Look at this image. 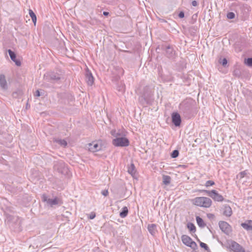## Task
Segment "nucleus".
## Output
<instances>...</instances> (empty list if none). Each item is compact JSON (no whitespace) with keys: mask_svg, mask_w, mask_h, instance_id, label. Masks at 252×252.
I'll return each instance as SVG.
<instances>
[{"mask_svg":"<svg viewBox=\"0 0 252 252\" xmlns=\"http://www.w3.org/2000/svg\"><path fill=\"white\" fill-rule=\"evenodd\" d=\"M87 148L89 151L94 153L101 150L102 145L99 142L94 141L89 143L88 145Z\"/></svg>","mask_w":252,"mask_h":252,"instance_id":"9","label":"nucleus"},{"mask_svg":"<svg viewBox=\"0 0 252 252\" xmlns=\"http://www.w3.org/2000/svg\"><path fill=\"white\" fill-rule=\"evenodd\" d=\"M181 239L183 243L187 246H188L192 241L191 238L186 235H183L182 236Z\"/></svg>","mask_w":252,"mask_h":252,"instance_id":"21","label":"nucleus"},{"mask_svg":"<svg viewBox=\"0 0 252 252\" xmlns=\"http://www.w3.org/2000/svg\"><path fill=\"white\" fill-rule=\"evenodd\" d=\"M200 246L201 248H204L206 250H208L209 249L208 246L205 243L202 242H200Z\"/></svg>","mask_w":252,"mask_h":252,"instance_id":"37","label":"nucleus"},{"mask_svg":"<svg viewBox=\"0 0 252 252\" xmlns=\"http://www.w3.org/2000/svg\"><path fill=\"white\" fill-rule=\"evenodd\" d=\"M53 141L63 147H65L67 144V142L64 139L54 138Z\"/></svg>","mask_w":252,"mask_h":252,"instance_id":"22","label":"nucleus"},{"mask_svg":"<svg viewBox=\"0 0 252 252\" xmlns=\"http://www.w3.org/2000/svg\"><path fill=\"white\" fill-rule=\"evenodd\" d=\"M163 183L165 185H168L170 183L171 177L169 176L163 175Z\"/></svg>","mask_w":252,"mask_h":252,"instance_id":"26","label":"nucleus"},{"mask_svg":"<svg viewBox=\"0 0 252 252\" xmlns=\"http://www.w3.org/2000/svg\"><path fill=\"white\" fill-rule=\"evenodd\" d=\"M23 94V92L21 90H17L12 93V96L14 98H18Z\"/></svg>","mask_w":252,"mask_h":252,"instance_id":"28","label":"nucleus"},{"mask_svg":"<svg viewBox=\"0 0 252 252\" xmlns=\"http://www.w3.org/2000/svg\"><path fill=\"white\" fill-rule=\"evenodd\" d=\"M229 248L234 252H245L244 248L234 241H231Z\"/></svg>","mask_w":252,"mask_h":252,"instance_id":"11","label":"nucleus"},{"mask_svg":"<svg viewBox=\"0 0 252 252\" xmlns=\"http://www.w3.org/2000/svg\"><path fill=\"white\" fill-rule=\"evenodd\" d=\"M241 225L242 227L244 228L245 229L249 231V230H252V220H248L247 222H244L242 223Z\"/></svg>","mask_w":252,"mask_h":252,"instance_id":"18","label":"nucleus"},{"mask_svg":"<svg viewBox=\"0 0 252 252\" xmlns=\"http://www.w3.org/2000/svg\"><path fill=\"white\" fill-rule=\"evenodd\" d=\"M196 220L198 225L201 227H204L206 225L203 219L199 216L196 217Z\"/></svg>","mask_w":252,"mask_h":252,"instance_id":"23","label":"nucleus"},{"mask_svg":"<svg viewBox=\"0 0 252 252\" xmlns=\"http://www.w3.org/2000/svg\"><path fill=\"white\" fill-rule=\"evenodd\" d=\"M227 17L229 19H232L235 17V14L232 12H228L227 14Z\"/></svg>","mask_w":252,"mask_h":252,"instance_id":"35","label":"nucleus"},{"mask_svg":"<svg viewBox=\"0 0 252 252\" xmlns=\"http://www.w3.org/2000/svg\"><path fill=\"white\" fill-rule=\"evenodd\" d=\"M35 96H40V92H39V90H37V91L35 92Z\"/></svg>","mask_w":252,"mask_h":252,"instance_id":"44","label":"nucleus"},{"mask_svg":"<svg viewBox=\"0 0 252 252\" xmlns=\"http://www.w3.org/2000/svg\"><path fill=\"white\" fill-rule=\"evenodd\" d=\"M188 247H189L192 249L195 250L197 248V244L194 241L192 240L190 244L188 245Z\"/></svg>","mask_w":252,"mask_h":252,"instance_id":"33","label":"nucleus"},{"mask_svg":"<svg viewBox=\"0 0 252 252\" xmlns=\"http://www.w3.org/2000/svg\"><path fill=\"white\" fill-rule=\"evenodd\" d=\"M191 4L193 6H196L198 5V2L196 0H193L191 2Z\"/></svg>","mask_w":252,"mask_h":252,"instance_id":"43","label":"nucleus"},{"mask_svg":"<svg viewBox=\"0 0 252 252\" xmlns=\"http://www.w3.org/2000/svg\"><path fill=\"white\" fill-rule=\"evenodd\" d=\"M5 221L9 225H19L21 223V220L18 216H13L11 215L6 214Z\"/></svg>","mask_w":252,"mask_h":252,"instance_id":"7","label":"nucleus"},{"mask_svg":"<svg viewBox=\"0 0 252 252\" xmlns=\"http://www.w3.org/2000/svg\"><path fill=\"white\" fill-rule=\"evenodd\" d=\"M62 78L61 74L55 72H50L47 73L44 76V78L48 81L53 83L58 82Z\"/></svg>","mask_w":252,"mask_h":252,"instance_id":"4","label":"nucleus"},{"mask_svg":"<svg viewBox=\"0 0 252 252\" xmlns=\"http://www.w3.org/2000/svg\"><path fill=\"white\" fill-rule=\"evenodd\" d=\"M88 217L90 219H94L95 217V213L92 212L90 214H89V216Z\"/></svg>","mask_w":252,"mask_h":252,"instance_id":"39","label":"nucleus"},{"mask_svg":"<svg viewBox=\"0 0 252 252\" xmlns=\"http://www.w3.org/2000/svg\"><path fill=\"white\" fill-rule=\"evenodd\" d=\"M187 227L191 232H195L196 230V227L195 225L192 223H189L187 225Z\"/></svg>","mask_w":252,"mask_h":252,"instance_id":"30","label":"nucleus"},{"mask_svg":"<svg viewBox=\"0 0 252 252\" xmlns=\"http://www.w3.org/2000/svg\"><path fill=\"white\" fill-rule=\"evenodd\" d=\"M210 197L216 201L221 202L223 200V197L219 194L216 190H212V195H210Z\"/></svg>","mask_w":252,"mask_h":252,"instance_id":"15","label":"nucleus"},{"mask_svg":"<svg viewBox=\"0 0 252 252\" xmlns=\"http://www.w3.org/2000/svg\"><path fill=\"white\" fill-rule=\"evenodd\" d=\"M0 87L3 91H6L8 89V84L4 74H0Z\"/></svg>","mask_w":252,"mask_h":252,"instance_id":"13","label":"nucleus"},{"mask_svg":"<svg viewBox=\"0 0 252 252\" xmlns=\"http://www.w3.org/2000/svg\"><path fill=\"white\" fill-rule=\"evenodd\" d=\"M179 152L178 150H175L172 152V153L171 154V157L172 158H176L179 156Z\"/></svg>","mask_w":252,"mask_h":252,"instance_id":"32","label":"nucleus"},{"mask_svg":"<svg viewBox=\"0 0 252 252\" xmlns=\"http://www.w3.org/2000/svg\"><path fill=\"white\" fill-rule=\"evenodd\" d=\"M246 174V171H242V172H240L239 176L240 178H243L245 177Z\"/></svg>","mask_w":252,"mask_h":252,"instance_id":"40","label":"nucleus"},{"mask_svg":"<svg viewBox=\"0 0 252 252\" xmlns=\"http://www.w3.org/2000/svg\"><path fill=\"white\" fill-rule=\"evenodd\" d=\"M220 63L222 64V66H225L227 63V60L226 58H223L222 60L219 61Z\"/></svg>","mask_w":252,"mask_h":252,"instance_id":"36","label":"nucleus"},{"mask_svg":"<svg viewBox=\"0 0 252 252\" xmlns=\"http://www.w3.org/2000/svg\"><path fill=\"white\" fill-rule=\"evenodd\" d=\"M162 49L165 51L166 56L167 58L172 59L175 57V51L174 50L173 47L170 45H163Z\"/></svg>","mask_w":252,"mask_h":252,"instance_id":"10","label":"nucleus"},{"mask_svg":"<svg viewBox=\"0 0 252 252\" xmlns=\"http://www.w3.org/2000/svg\"><path fill=\"white\" fill-rule=\"evenodd\" d=\"M128 172L132 176H134L135 173V166L133 163H131L128 168Z\"/></svg>","mask_w":252,"mask_h":252,"instance_id":"27","label":"nucleus"},{"mask_svg":"<svg viewBox=\"0 0 252 252\" xmlns=\"http://www.w3.org/2000/svg\"><path fill=\"white\" fill-rule=\"evenodd\" d=\"M245 63L249 66H252V58H249L246 59Z\"/></svg>","mask_w":252,"mask_h":252,"instance_id":"31","label":"nucleus"},{"mask_svg":"<svg viewBox=\"0 0 252 252\" xmlns=\"http://www.w3.org/2000/svg\"><path fill=\"white\" fill-rule=\"evenodd\" d=\"M152 96L153 94L151 90L148 86H146L143 89V92L139 97V100L143 103L148 104L150 103Z\"/></svg>","mask_w":252,"mask_h":252,"instance_id":"2","label":"nucleus"},{"mask_svg":"<svg viewBox=\"0 0 252 252\" xmlns=\"http://www.w3.org/2000/svg\"><path fill=\"white\" fill-rule=\"evenodd\" d=\"M7 51L11 60L13 61L17 66H20L21 64V62L16 59V55L15 53L10 49H8Z\"/></svg>","mask_w":252,"mask_h":252,"instance_id":"16","label":"nucleus"},{"mask_svg":"<svg viewBox=\"0 0 252 252\" xmlns=\"http://www.w3.org/2000/svg\"><path fill=\"white\" fill-rule=\"evenodd\" d=\"M111 134L112 136H113L115 138H117L119 137H121L122 136H125V134L120 130H112L111 131Z\"/></svg>","mask_w":252,"mask_h":252,"instance_id":"19","label":"nucleus"},{"mask_svg":"<svg viewBox=\"0 0 252 252\" xmlns=\"http://www.w3.org/2000/svg\"><path fill=\"white\" fill-rule=\"evenodd\" d=\"M128 210L126 207L122 208V211L120 213V216L122 218H125L128 214Z\"/></svg>","mask_w":252,"mask_h":252,"instance_id":"24","label":"nucleus"},{"mask_svg":"<svg viewBox=\"0 0 252 252\" xmlns=\"http://www.w3.org/2000/svg\"><path fill=\"white\" fill-rule=\"evenodd\" d=\"M119 91H123V87L122 88V89H120Z\"/></svg>","mask_w":252,"mask_h":252,"instance_id":"46","label":"nucleus"},{"mask_svg":"<svg viewBox=\"0 0 252 252\" xmlns=\"http://www.w3.org/2000/svg\"><path fill=\"white\" fill-rule=\"evenodd\" d=\"M222 210L223 215L226 217H230L232 214L231 208L227 205H223Z\"/></svg>","mask_w":252,"mask_h":252,"instance_id":"17","label":"nucleus"},{"mask_svg":"<svg viewBox=\"0 0 252 252\" xmlns=\"http://www.w3.org/2000/svg\"><path fill=\"white\" fill-rule=\"evenodd\" d=\"M200 191L201 192H205V193H207L208 195L210 197V195H212V190L210 191V190L203 189V190H200Z\"/></svg>","mask_w":252,"mask_h":252,"instance_id":"38","label":"nucleus"},{"mask_svg":"<svg viewBox=\"0 0 252 252\" xmlns=\"http://www.w3.org/2000/svg\"><path fill=\"white\" fill-rule=\"evenodd\" d=\"M103 14L104 15V16H108L109 15V12H106V11H104L103 12Z\"/></svg>","mask_w":252,"mask_h":252,"instance_id":"45","label":"nucleus"},{"mask_svg":"<svg viewBox=\"0 0 252 252\" xmlns=\"http://www.w3.org/2000/svg\"><path fill=\"white\" fill-rule=\"evenodd\" d=\"M41 199L43 202L46 203L47 205L51 207L61 203L60 199L57 197L54 198H49L46 194H43Z\"/></svg>","mask_w":252,"mask_h":252,"instance_id":"6","label":"nucleus"},{"mask_svg":"<svg viewBox=\"0 0 252 252\" xmlns=\"http://www.w3.org/2000/svg\"><path fill=\"white\" fill-rule=\"evenodd\" d=\"M86 81L88 85L92 86L94 82V78L88 69L86 70Z\"/></svg>","mask_w":252,"mask_h":252,"instance_id":"14","label":"nucleus"},{"mask_svg":"<svg viewBox=\"0 0 252 252\" xmlns=\"http://www.w3.org/2000/svg\"><path fill=\"white\" fill-rule=\"evenodd\" d=\"M54 168L55 170L63 175H67L69 172L68 167L63 161H57Z\"/></svg>","mask_w":252,"mask_h":252,"instance_id":"3","label":"nucleus"},{"mask_svg":"<svg viewBox=\"0 0 252 252\" xmlns=\"http://www.w3.org/2000/svg\"><path fill=\"white\" fill-rule=\"evenodd\" d=\"M194 205L204 208H209L212 203L211 199L206 197H197L193 200Z\"/></svg>","mask_w":252,"mask_h":252,"instance_id":"1","label":"nucleus"},{"mask_svg":"<svg viewBox=\"0 0 252 252\" xmlns=\"http://www.w3.org/2000/svg\"><path fill=\"white\" fill-rule=\"evenodd\" d=\"M29 13L30 16V17L32 18V20L34 23V25H35L36 22V16L35 14V13L33 12V11L32 9L29 10Z\"/></svg>","mask_w":252,"mask_h":252,"instance_id":"25","label":"nucleus"},{"mask_svg":"<svg viewBox=\"0 0 252 252\" xmlns=\"http://www.w3.org/2000/svg\"><path fill=\"white\" fill-rule=\"evenodd\" d=\"M172 122L176 126H179L181 123V116L177 112L173 113L172 114Z\"/></svg>","mask_w":252,"mask_h":252,"instance_id":"12","label":"nucleus"},{"mask_svg":"<svg viewBox=\"0 0 252 252\" xmlns=\"http://www.w3.org/2000/svg\"><path fill=\"white\" fill-rule=\"evenodd\" d=\"M112 144L116 147H127L129 145V141L127 138L122 136L113 139Z\"/></svg>","mask_w":252,"mask_h":252,"instance_id":"5","label":"nucleus"},{"mask_svg":"<svg viewBox=\"0 0 252 252\" xmlns=\"http://www.w3.org/2000/svg\"><path fill=\"white\" fill-rule=\"evenodd\" d=\"M178 16L180 18H183L185 16V14H184V12L183 11H180V13H179V15H178Z\"/></svg>","mask_w":252,"mask_h":252,"instance_id":"42","label":"nucleus"},{"mask_svg":"<svg viewBox=\"0 0 252 252\" xmlns=\"http://www.w3.org/2000/svg\"><path fill=\"white\" fill-rule=\"evenodd\" d=\"M101 194H102L103 195H104V196H107V195H108V190H102V191H101Z\"/></svg>","mask_w":252,"mask_h":252,"instance_id":"41","label":"nucleus"},{"mask_svg":"<svg viewBox=\"0 0 252 252\" xmlns=\"http://www.w3.org/2000/svg\"><path fill=\"white\" fill-rule=\"evenodd\" d=\"M215 185V182L211 180L207 181L205 183V186L206 187H208L210 186H212Z\"/></svg>","mask_w":252,"mask_h":252,"instance_id":"34","label":"nucleus"},{"mask_svg":"<svg viewBox=\"0 0 252 252\" xmlns=\"http://www.w3.org/2000/svg\"><path fill=\"white\" fill-rule=\"evenodd\" d=\"M233 74L234 76H235L236 77L239 78L241 76V72L240 70V69L238 68H236L234 69Z\"/></svg>","mask_w":252,"mask_h":252,"instance_id":"29","label":"nucleus"},{"mask_svg":"<svg viewBox=\"0 0 252 252\" xmlns=\"http://www.w3.org/2000/svg\"><path fill=\"white\" fill-rule=\"evenodd\" d=\"M148 229L152 235H154L157 232V225L155 224H149Z\"/></svg>","mask_w":252,"mask_h":252,"instance_id":"20","label":"nucleus"},{"mask_svg":"<svg viewBox=\"0 0 252 252\" xmlns=\"http://www.w3.org/2000/svg\"><path fill=\"white\" fill-rule=\"evenodd\" d=\"M219 225L220 230L226 235H229L231 232V227L227 222L220 221Z\"/></svg>","mask_w":252,"mask_h":252,"instance_id":"8","label":"nucleus"}]
</instances>
